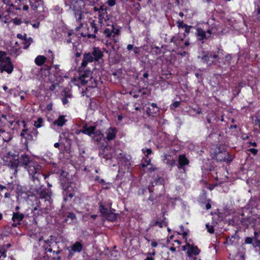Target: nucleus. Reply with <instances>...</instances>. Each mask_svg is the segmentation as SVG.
<instances>
[{"label":"nucleus","instance_id":"nucleus-1","mask_svg":"<svg viewBox=\"0 0 260 260\" xmlns=\"http://www.w3.org/2000/svg\"><path fill=\"white\" fill-rule=\"evenodd\" d=\"M59 241L52 235L50 236L48 239L43 241L41 247L44 252L43 257L45 259L61 260L60 254L62 250L59 247Z\"/></svg>","mask_w":260,"mask_h":260},{"label":"nucleus","instance_id":"nucleus-2","mask_svg":"<svg viewBox=\"0 0 260 260\" xmlns=\"http://www.w3.org/2000/svg\"><path fill=\"white\" fill-rule=\"evenodd\" d=\"M22 165L27 170L29 176L34 182L39 183V178L41 175L42 167L36 161L30 159L26 154H22L20 157Z\"/></svg>","mask_w":260,"mask_h":260},{"label":"nucleus","instance_id":"nucleus-3","mask_svg":"<svg viewBox=\"0 0 260 260\" xmlns=\"http://www.w3.org/2000/svg\"><path fill=\"white\" fill-rule=\"evenodd\" d=\"M94 11L96 13L98 16V23L99 24H96L94 20L90 23V26L92 30L94 33H96L99 29L105 25H108L111 22L110 21V17L107 14V7L104 5L100 6L99 7H94L93 8Z\"/></svg>","mask_w":260,"mask_h":260},{"label":"nucleus","instance_id":"nucleus-4","mask_svg":"<svg viewBox=\"0 0 260 260\" xmlns=\"http://www.w3.org/2000/svg\"><path fill=\"white\" fill-rule=\"evenodd\" d=\"M85 7V2L83 0H73L72 2L71 8L74 12V17L76 18L77 26L76 30H79L83 27L81 20L83 17V10Z\"/></svg>","mask_w":260,"mask_h":260},{"label":"nucleus","instance_id":"nucleus-5","mask_svg":"<svg viewBox=\"0 0 260 260\" xmlns=\"http://www.w3.org/2000/svg\"><path fill=\"white\" fill-rule=\"evenodd\" d=\"M92 73L90 71H86L82 74L79 78V81L82 85L87 84L91 88L101 87L102 82L100 77L94 78L91 76Z\"/></svg>","mask_w":260,"mask_h":260},{"label":"nucleus","instance_id":"nucleus-6","mask_svg":"<svg viewBox=\"0 0 260 260\" xmlns=\"http://www.w3.org/2000/svg\"><path fill=\"white\" fill-rule=\"evenodd\" d=\"M14 67L9 57L7 56L5 51H0V71L1 72H6L11 74Z\"/></svg>","mask_w":260,"mask_h":260},{"label":"nucleus","instance_id":"nucleus-7","mask_svg":"<svg viewBox=\"0 0 260 260\" xmlns=\"http://www.w3.org/2000/svg\"><path fill=\"white\" fill-rule=\"evenodd\" d=\"M5 161L8 166L14 170V174L17 173V168L20 163L19 157L18 154L11 152H8L5 156Z\"/></svg>","mask_w":260,"mask_h":260},{"label":"nucleus","instance_id":"nucleus-8","mask_svg":"<svg viewBox=\"0 0 260 260\" xmlns=\"http://www.w3.org/2000/svg\"><path fill=\"white\" fill-rule=\"evenodd\" d=\"M108 26L107 28L104 30L103 33L105 37L108 38H111L114 43H117L119 42V39L117 37L119 35V29L116 28L113 24L110 23L108 25H105V26Z\"/></svg>","mask_w":260,"mask_h":260},{"label":"nucleus","instance_id":"nucleus-9","mask_svg":"<svg viewBox=\"0 0 260 260\" xmlns=\"http://www.w3.org/2000/svg\"><path fill=\"white\" fill-rule=\"evenodd\" d=\"M4 189H7V190L11 191L12 190H15V192L18 194H26L27 195H29L28 194V190L27 189V188L24 186H22L19 184L17 183H9L7 186H2L0 185V190H3Z\"/></svg>","mask_w":260,"mask_h":260},{"label":"nucleus","instance_id":"nucleus-10","mask_svg":"<svg viewBox=\"0 0 260 260\" xmlns=\"http://www.w3.org/2000/svg\"><path fill=\"white\" fill-rule=\"evenodd\" d=\"M16 124L19 126L20 125H22L24 128L22 130L20 133V136L21 138L24 139L25 143L27 144L28 142L32 141V137L30 134V132L28 131L27 128H26L25 127L26 126V123L24 120H17L16 121Z\"/></svg>","mask_w":260,"mask_h":260},{"label":"nucleus","instance_id":"nucleus-11","mask_svg":"<svg viewBox=\"0 0 260 260\" xmlns=\"http://www.w3.org/2000/svg\"><path fill=\"white\" fill-rule=\"evenodd\" d=\"M214 32L213 28L208 29L207 31H205L202 28L197 27L196 34L199 40H203L210 38L211 35Z\"/></svg>","mask_w":260,"mask_h":260},{"label":"nucleus","instance_id":"nucleus-12","mask_svg":"<svg viewBox=\"0 0 260 260\" xmlns=\"http://www.w3.org/2000/svg\"><path fill=\"white\" fill-rule=\"evenodd\" d=\"M198 57L203 62L211 65L214 62V59L217 58V55L216 54H212L211 52H207L203 56H199Z\"/></svg>","mask_w":260,"mask_h":260},{"label":"nucleus","instance_id":"nucleus-13","mask_svg":"<svg viewBox=\"0 0 260 260\" xmlns=\"http://www.w3.org/2000/svg\"><path fill=\"white\" fill-rule=\"evenodd\" d=\"M215 158L218 161H223L226 162H230L233 159V156L230 155L226 152H219L215 156Z\"/></svg>","mask_w":260,"mask_h":260},{"label":"nucleus","instance_id":"nucleus-14","mask_svg":"<svg viewBox=\"0 0 260 260\" xmlns=\"http://www.w3.org/2000/svg\"><path fill=\"white\" fill-rule=\"evenodd\" d=\"M24 218V215L23 213H20L19 212H14L12 220L13 223L12 226L13 227H17L18 225H21L20 222Z\"/></svg>","mask_w":260,"mask_h":260},{"label":"nucleus","instance_id":"nucleus-15","mask_svg":"<svg viewBox=\"0 0 260 260\" xmlns=\"http://www.w3.org/2000/svg\"><path fill=\"white\" fill-rule=\"evenodd\" d=\"M3 3L7 6H10L9 8V11L12 10H20V7L19 4L21 2V0H2Z\"/></svg>","mask_w":260,"mask_h":260},{"label":"nucleus","instance_id":"nucleus-16","mask_svg":"<svg viewBox=\"0 0 260 260\" xmlns=\"http://www.w3.org/2000/svg\"><path fill=\"white\" fill-rule=\"evenodd\" d=\"M186 246L188 247L187 253L189 257H191L193 255H198L201 252V250L196 245L187 243Z\"/></svg>","mask_w":260,"mask_h":260},{"label":"nucleus","instance_id":"nucleus-17","mask_svg":"<svg viewBox=\"0 0 260 260\" xmlns=\"http://www.w3.org/2000/svg\"><path fill=\"white\" fill-rule=\"evenodd\" d=\"M95 130V126H88L87 124L83 125L82 128L79 131L78 134L82 133L88 136H91Z\"/></svg>","mask_w":260,"mask_h":260},{"label":"nucleus","instance_id":"nucleus-18","mask_svg":"<svg viewBox=\"0 0 260 260\" xmlns=\"http://www.w3.org/2000/svg\"><path fill=\"white\" fill-rule=\"evenodd\" d=\"M117 130L116 128L110 127L106 131V139L110 141L115 139Z\"/></svg>","mask_w":260,"mask_h":260},{"label":"nucleus","instance_id":"nucleus-19","mask_svg":"<svg viewBox=\"0 0 260 260\" xmlns=\"http://www.w3.org/2000/svg\"><path fill=\"white\" fill-rule=\"evenodd\" d=\"M13 134L10 132L0 130V139H2L5 142H9L13 138Z\"/></svg>","mask_w":260,"mask_h":260},{"label":"nucleus","instance_id":"nucleus-20","mask_svg":"<svg viewBox=\"0 0 260 260\" xmlns=\"http://www.w3.org/2000/svg\"><path fill=\"white\" fill-rule=\"evenodd\" d=\"M95 61H99L103 56V53L99 47H94L91 52Z\"/></svg>","mask_w":260,"mask_h":260},{"label":"nucleus","instance_id":"nucleus-21","mask_svg":"<svg viewBox=\"0 0 260 260\" xmlns=\"http://www.w3.org/2000/svg\"><path fill=\"white\" fill-rule=\"evenodd\" d=\"M62 189L67 191V195H73V192L75 190H77V188L76 187L75 185L73 183H71L70 184L67 185H62Z\"/></svg>","mask_w":260,"mask_h":260},{"label":"nucleus","instance_id":"nucleus-22","mask_svg":"<svg viewBox=\"0 0 260 260\" xmlns=\"http://www.w3.org/2000/svg\"><path fill=\"white\" fill-rule=\"evenodd\" d=\"M179 165L178 169H181L184 166L187 165L189 164V160L184 154L180 155L178 157Z\"/></svg>","mask_w":260,"mask_h":260},{"label":"nucleus","instance_id":"nucleus-23","mask_svg":"<svg viewBox=\"0 0 260 260\" xmlns=\"http://www.w3.org/2000/svg\"><path fill=\"white\" fill-rule=\"evenodd\" d=\"M67 122L65 116L60 115L58 118L53 122L52 126H62Z\"/></svg>","mask_w":260,"mask_h":260},{"label":"nucleus","instance_id":"nucleus-24","mask_svg":"<svg viewBox=\"0 0 260 260\" xmlns=\"http://www.w3.org/2000/svg\"><path fill=\"white\" fill-rule=\"evenodd\" d=\"M83 247L82 244L80 242L77 241L75 242L70 248H71L73 251L80 253L82 251ZM68 249H69V248H68Z\"/></svg>","mask_w":260,"mask_h":260},{"label":"nucleus","instance_id":"nucleus-25","mask_svg":"<svg viewBox=\"0 0 260 260\" xmlns=\"http://www.w3.org/2000/svg\"><path fill=\"white\" fill-rule=\"evenodd\" d=\"M29 193H30V195H50L52 193L51 191H48V192H42L41 190H39L38 189H37L36 188L33 189L30 188V189L29 190Z\"/></svg>","mask_w":260,"mask_h":260},{"label":"nucleus","instance_id":"nucleus-26","mask_svg":"<svg viewBox=\"0 0 260 260\" xmlns=\"http://www.w3.org/2000/svg\"><path fill=\"white\" fill-rule=\"evenodd\" d=\"M163 161L170 167H174L175 165V160L171 156L165 155Z\"/></svg>","mask_w":260,"mask_h":260},{"label":"nucleus","instance_id":"nucleus-27","mask_svg":"<svg viewBox=\"0 0 260 260\" xmlns=\"http://www.w3.org/2000/svg\"><path fill=\"white\" fill-rule=\"evenodd\" d=\"M92 135L93 139L96 142H100L103 138V134L100 130H95Z\"/></svg>","mask_w":260,"mask_h":260},{"label":"nucleus","instance_id":"nucleus-28","mask_svg":"<svg viewBox=\"0 0 260 260\" xmlns=\"http://www.w3.org/2000/svg\"><path fill=\"white\" fill-rule=\"evenodd\" d=\"M31 7L34 10H36L43 5L42 0H29Z\"/></svg>","mask_w":260,"mask_h":260},{"label":"nucleus","instance_id":"nucleus-29","mask_svg":"<svg viewBox=\"0 0 260 260\" xmlns=\"http://www.w3.org/2000/svg\"><path fill=\"white\" fill-rule=\"evenodd\" d=\"M47 58L43 55H38L35 59V63L39 66H42L46 61Z\"/></svg>","mask_w":260,"mask_h":260},{"label":"nucleus","instance_id":"nucleus-30","mask_svg":"<svg viewBox=\"0 0 260 260\" xmlns=\"http://www.w3.org/2000/svg\"><path fill=\"white\" fill-rule=\"evenodd\" d=\"M111 156L115 157L117 159H122L124 157V155L121 150L117 149L114 150V152L111 155Z\"/></svg>","mask_w":260,"mask_h":260},{"label":"nucleus","instance_id":"nucleus-31","mask_svg":"<svg viewBox=\"0 0 260 260\" xmlns=\"http://www.w3.org/2000/svg\"><path fill=\"white\" fill-rule=\"evenodd\" d=\"M99 184L101 185L102 190L109 189L112 187V184L109 182H106L103 179H101Z\"/></svg>","mask_w":260,"mask_h":260},{"label":"nucleus","instance_id":"nucleus-32","mask_svg":"<svg viewBox=\"0 0 260 260\" xmlns=\"http://www.w3.org/2000/svg\"><path fill=\"white\" fill-rule=\"evenodd\" d=\"M107 220L110 221H114L117 219V216L116 214L113 212H109L108 214L106 215L105 217Z\"/></svg>","mask_w":260,"mask_h":260},{"label":"nucleus","instance_id":"nucleus-33","mask_svg":"<svg viewBox=\"0 0 260 260\" xmlns=\"http://www.w3.org/2000/svg\"><path fill=\"white\" fill-rule=\"evenodd\" d=\"M34 126L36 128H40L44 125V121L42 118L39 117L34 121Z\"/></svg>","mask_w":260,"mask_h":260},{"label":"nucleus","instance_id":"nucleus-34","mask_svg":"<svg viewBox=\"0 0 260 260\" xmlns=\"http://www.w3.org/2000/svg\"><path fill=\"white\" fill-rule=\"evenodd\" d=\"M83 58L88 63L92 62L94 61L92 55L90 53L84 54L83 55Z\"/></svg>","mask_w":260,"mask_h":260},{"label":"nucleus","instance_id":"nucleus-35","mask_svg":"<svg viewBox=\"0 0 260 260\" xmlns=\"http://www.w3.org/2000/svg\"><path fill=\"white\" fill-rule=\"evenodd\" d=\"M151 159L150 158H149L148 156H146L145 157H144L142 160L141 162V166L142 167L145 168L148 165H149L150 163Z\"/></svg>","mask_w":260,"mask_h":260},{"label":"nucleus","instance_id":"nucleus-36","mask_svg":"<svg viewBox=\"0 0 260 260\" xmlns=\"http://www.w3.org/2000/svg\"><path fill=\"white\" fill-rule=\"evenodd\" d=\"M100 211L103 217H105L106 215L109 212L107 208H106L104 205L100 204Z\"/></svg>","mask_w":260,"mask_h":260},{"label":"nucleus","instance_id":"nucleus-37","mask_svg":"<svg viewBox=\"0 0 260 260\" xmlns=\"http://www.w3.org/2000/svg\"><path fill=\"white\" fill-rule=\"evenodd\" d=\"M30 132V134L32 137V141L35 140L38 136V131L36 128H33Z\"/></svg>","mask_w":260,"mask_h":260},{"label":"nucleus","instance_id":"nucleus-38","mask_svg":"<svg viewBox=\"0 0 260 260\" xmlns=\"http://www.w3.org/2000/svg\"><path fill=\"white\" fill-rule=\"evenodd\" d=\"M151 226H158L160 228H161L163 227L164 224L162 223L161 221H159L158 220H157L156 221H151Z\"/></svg>","mask_w":260,"mask_h":260},{"label":"nucleus","instance_id":"nucleus-39","mask_svg":"<svg viewBox=\"0 0 260 260\" xmlns=\"http://www.w3.org/2000/svg\"><path fill=\"white\" fill-rule=\"evenodd\" d=\"M211 201L210 200H207L205 202H202V206H204L205 205V208L207 210L210 209L211 208Z\"/></svg>","mask_w":260,"mask_h":260},{"label":"nucleus","instance_id":"nucleus-40","mask_svg":"<svg viewBox=\"0 0 260 260\" xmlns=\"http://www.w3.org/2000/svg\"><path fill=\"white\" fill-rule=\"evenodd\" d=\"M7 249L6 248V246L4 245H2L0 248V252L1 253V255H3V258H6L7 257L6 252Z\"/></svg>","mask_w":260,"mask_h":260},{"label":"nucleus","instance_id":"nucleus-41","mask_svg":"<svg viewBox=\"0 0 260 260\" xmlns=\"http://www.w3.org/2000/svg\"><path fill=\"white\" fill-rule=\"evenodd\" d=\"M53 10L57 14H61L63 11L62 8L59 6H54Z\"/></svg>","mask_w":260,"mask_h":260},{"label":"nucleus","instance_id":"nucleus-42","mask_svg":"<svg viewBox=\"0 0 260 260\" xmlns=\"http://www.w3.org/2000/svg\"><path fill=\"white\" fill-rule=\"evenodd\" d=\"M7 127V123L2 121V120L0 119V130L2 131H6Z\"/></svg>","mask_w":260,"mask_h":260},{"label":"nucleus","instance_id":"nucleus-43","mask_svg":"<svg viewBox=\"0 0 260 260\" xmlns=\"http://www.w3.org/2000/svg\"><path fill=\"white\" fill-rule=\"evenodd\" d=\"M206 228L207 229L208 232L210 234H213L214 232V228L213 226L210 225L209 224H206Z\"/></svg>","mask_w":260,"mask_h":260},{"label":"nucleus","instance_id":"nucleus-44","mask_svg":"<svg viewBox=\"0 0 260 260\" xmlns=\"http://www.w3.org/2000/svg\"><path fill=\"white\" fill-rule=\"evenodd\" d=\"M177 26L179 28H184L185 26H186V24H185L183 21H178L177 22Z\"/></svg>","mask_w":260,"mask_h":260},{"label":"nucleus","instance_id":"nucleus-45","mask_svg":"<svg viewBox=\"0 0 260 260\" xmlns=\"http://www.w3.org/2000/svg\"><path fill=\"white\" fill-rule=\"evenodd\" d=\"M151 106L153 109V111L152 112L153 113L156 114L158 112V108L155 103H151Z\"/></svg>","mask_w":260,"mask_h":260},{"label":"nucleus","instance_id":"nucleus-46","mask_svg":"<svg viewBox=\"0 0 260 260\" xmlns=\"http://www.w3.org/2000/svg\"><path fill=\"white\" fill-rule=\"evenodd\" d=\"M142 151L145 154L146 156H148L149 155L151 154L152 153V150L151 149L148 148V149H142Z\"/></svg>","mask_w":260,"mask_h":260},{"label":"nucleus","instance_id":"nucleus-47","mask_svg":"<svg viewBox=\"0 0 260 260\" xmlns=\"http://www.w3.org/2000/svg\"><path fill=\"white\" fill-rule=\"evenodd\" d=\"M180 104V102L175 101V102H173V104L171 105V106H170L171 109H175L176 108L178 107L179 106Z\"/></svg>","mask_w":260,"mask_h":260},{"label":"nucleus","instance_id":"nucleus-48","mask_svg":"<svg viewBox=\"0 0 260 260\" xmlns=\"http://www.w3.org/2000/svg\"><path fill=\"white\" fill-rule=\"evenodd\" d=\"M67 217L68 218H71L72 220L76 219V214L73 212H69L67 216Z\"/></svg>","mask_w":260,"mask_h":260},{"label":"nucleus","instance_id":"nucleus-49","mask_svg":"<svg viewBox=\"0 0 260 260\" xmlns=\"http://www.w3.org/2000/svg\"><path fill=\"white\" fill-rule=\"evenodd\" d=\"M253 238L252 237H246L245 239V243L251 244L253 243Z\"/></svg>","mask_w":260,"mask_h":260},{"label":"nucleus","instance_id":"nucleus-50","mask_svg":"<svg viewBox=\"0 0 260 260\" xmlns=\"http://www.w3.org/2000/svg\"><path fill=\"white\" fill-rule=\"evenodd\" d=\"M162 219L161 221L162 223L164 224V226H167L168 225V222L166 221L167 218L165 216V213L162 212Z\"/></svg>","mask_w":260,"mask_h":260},{"label":"nucleus","instance_id":"nucleus-51","mask_svg":"<svg viewBox=\"0 0 260 260\" xmlns=\"http://www.w3.org/2000/svg\"><path fill=\"white\" fill-rule=\"evenodd\" d=\"M88 62L86 61L84 58H83L82 62L81 63V66L80 67L81 70H84L85 67L87 66Z\"/></svg>","mask_w":260,"mask_h":260},{"label":"nucleus","instance_id":"nucleus-52","mask_svg":"<svg viewBox=\"0 0 260 260\" xmlns=\"http://www.w3.org/2000/svg\"><path fill=\"white\" fill-rule=\"evenodd\" d=\"M183 41V39L181 38L180 37H174L172 39V42H174L175 44H178V41Z\"/></svg>","mask_w":260,"mask_h":260},{"label":"nucleus","instance_id":"nucleus-53","mask_svg":"<svg viewBox=\"0 0 260 260\" xmlns=\"http://www.w3.org/2000/svg\"><path fill=\"white\" fill-rule=\"evenodd\" d=\"M106 4H107L110 7H113L115 5L116 2L115 0H107Z\"/></svg>","mask_w":260,"mask_h":260},{"label":"nucleus","instance_id":"nucleus-54","mask_svg":"<svg viewBox=\"0 0 260 260\" xmlns=\"http://www.w3.org/2000/svg\"><path fill=\"white\" fill-rule=\"evenodd\" d=\"M254 123L255 125H257L260 123V117L255 116L253 119Z\"/></svg>","mask_w":260,"mask_h":260},{"label":"nucleus","instance_id":"nucleus-55","mask_svg":"<svg viewBox=\"0 0 260 260\" xmlns=\"http://www.w3.org/2000/svg\"><path fill=\"white\" fill-rule=\"evenodd\" d=\"M3 88L5 91H7L9 94H11L12 93V92L13 91V89H8V87L6 85H4L3 86Z\"/></svg>","mask_w":260,"mask_h":260},{"label":"nucleus","instance_id":"nucleus-56","mask_svg":"<svg viewBox=\"0 0 260 260\" xmlns=\"http://www.w3.org/2000/svg\"><path fill=\"white\" fill-rule=\"evenodd\" d=\"M75 252H76L72 251V249L70 248L69 250V254L68 256V259H71L73 257Z\"/></svg>","mask_w":260,"mask_h":260},{"label":"nucleus","instance_id":"nucleus-57","mask_svg":"<svg viewBox=\"0 0 260 260\" xmlns=\"http://www.w3.org/2000/svg\"><path fill=\"white\" fill-rule=\"evenodd\" d=\"M8 122L11 126H12L15 123L14 126L13 128H12V130H14V129H15L16 128V126H15L16 125H17L16 122H15L14 120H8ZM17 125L19 126L18 124H17Z\"/></svg>","mask_w":260,"mask_h":260},{"label":"nucleus","instance_id":"nucleus-58","mask_svg":"<svg viewBox=\"0 0 260 260\" xmlns=\"http://www.w3.org/2000/svg\"><path fill=\"white\" fill-rule=\"evenodd\" d=\"M105 45L108 47H111L113 49H114V46L112 44L111 42L109 41V40H107L106 42Z\"/></svg>","mask_w":260,"mask_h":260},{"label":"nucleus","instance_id":"nucleus-59","mask_svg":"<svg viewBox=\"0 0 260 260\" xmlns=\"http://www.w3.org/2000/svg\"><path fill=\"white\" fill-rule=\"evenodd\" d=\"M192 27V26L187 25L186 24V26H185V31L186 33L188 34L190 32V29Z\"/></svg>","mask_w":260,"mask_h":260},{"label":"nucleus","instance_id":"nucleus-60","mask_svg":"<svg viewBox=\"0 0 260 260\" xmlns=\"http://www.w3.org/2000/svg\"><path fill=\"white\" fill-rule=\"evenodd\" d=\"M89 3V4L91 6H94L96 2L99 0H86Z\"/></svg>","mask_w":260,"mask_h":260},{"label":"nucleus","instance_id":"nucleus-61","mask_svg":"<svg viewBox=\"0 0 260 260\" xmlns=\"http://www.w3.org/2000/svg\"><path fill=\"white\" fill-rule=\"evenodd\" d=\"M249 151L254 155H256L257 153V150L254 148H251L249 150Z\"/></svg>","mask_w":260,"mask_h":260},{"label":"nucleus","instance_id":"nucleus-62","mask_svg":"<svg viewBox=\"0 0 260 260\" xmlns=\"http://www.w3.org/2000/svg\"><path fill=\"white\" fill-rule=\"evenodd\" d=\"M30 44V42L28 43L27 41H24L23 48L27 49L29 47Z\"/></svg>","mask_w":260,"mask_h":260},{"label":"nucleus","instance_id":"nucleus-63","mask_svg":"<svg viewBox=\"0 0 260 260\" xmlns=\"http://www.w3.org/2000/svg\"><path fill=\"white\" fill-rule=\"evenodd\" d=\"M17 37L18 38L22 39L23 40H24V38H26V35H25L24 36H23L22 35H21L20 34H17Z\"/></svg>","mask_w":260,"mask_h":260},{"label":"nucleus","instance_id":"nucleus-64","mask_svg":"<svg viewBox=\"0 0 260 260\" xmlns=\"http://www.w3.org/2000/svg\"><path fill=\"white\" fill-rule=\"evenodd\" d=\"M151 245L152 246V247H156L158 245V243L156 241H152L151 243Z\"/></svg>","mask_w":260,"mask_h":260}]
</instances>
